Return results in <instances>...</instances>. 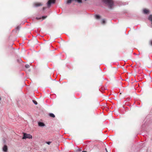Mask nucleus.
Returning <instances> with one entry per match:
<instances>
[{"instance_id": "1", "label": "nucleus", "mask_w": 152, "mask_h": 152, "mask_svg": "<svg viewBox=\"0 0 152 152\" xmlns=\"http://www.w3.org/2000/svg\"><path fill=\"white\" fill-rule=\"evenodd\" d=\"M107 5L109 8L111 9L113 5V2L112 0H102Z\"/></svg>"}, {"instance_id": "2", "label": "nucleus", "mask_w": 152, "mask_h": 152, "mask_svg": "<svg viewBox=\"0 0 152 152\" xmlns=\"http://www.w3.org/2000/svg\"><path fill=\"white\" fill-rule=\"evenodd\" d=\"M32 136L31 135L29 134H27L26 133H23V139H26V138L32 139Z\"/></svg>"}, {"instance_id": "3", "label": "nucleus", "mask_w": 152, "mask_h": 152, "mask_svg": "<svg viewBox=\"0 0 152 152\" xmlns=\"http://www.w3.org/2000/svg\"><path fill=\"white\" fill-rule=\"evenodd\" d=\"M56 0H49L47 3V5L48 7L50 8L52 4L55 3Z\"/></svg>"}, {"instance_id": "4", "label": "nucleus", "mask_w": 152, "mask_h": 152, "mask_svg": "<svg viewBox=\"0 0 152 152\" xmlns=\"http://www.w3.org/2000/svg\"><path fill=\"white\" fill-rule=\"evenodd\" d=\"M42 4L41 3H36L34 4V6L35 7H38L42 5Z\"/></svg>"}, {"instance_id": "5", "label": "nucleus", "mask_w": 152, "mask_h": 152, "mask_svg": "<svg viewBox=\"0 0 152 152\" xmlns=\"http://www.w3.org/2000/svg\"><path fill=\"white\" fill-rule=\"evenodd\" d=\"M8 148L7 146L5 145L3 148V150L4 152H7V151Z\"/></svg>"}, {"instance_id": "6", "label": "nucleus", "mask_w": 152, "mask_h": 152, "mask_svg": "<svg viewBox=\"0 0 152 152\" xmlns=\"http://www.w3.org/2000/svg\"><path fill=\"white\" fill-rule=\"evenodd\" d=\"M38 126L40 127H43L45 126V124L44 123L41 122H39L38 123Z\"/></svg>"}, {"instance_id": "7", "label": "nucleus", "mask_w": 152, "mask_h": 152, "mask_svg": "<svg viewBox=\"0 0 152 152\" xmlns=\"http://www.w3.org/2000/svg\"><path fill=\"white\" fill-rule=\"evenodd\" d=\"M149 12V10L146 9H144L143 10V12L145 14H148Z\"/></svg>"}, {"instance_id": "8", "label": "nucleus", "mask_w": 152, "mask_h": 152, "mask_svg": "<svg viewBox=\"0 0 152 152\" xmlns=\"http://www.w3.org/2000/svg\"><path fill=\"white\" fill-rule=\"evenodd\" d=\"M149 20L151 21V24L152 25V15H150L148 17Z\"/></svg>"}, {"instance_id": "9", "label": "nucleus", "mask_w": 152, "mask_h": 152, "mask_svg": "<svg viewBox=\"0 0 152 152\" xmlns=\"http://www.w3.org/2000/svg\"><path fill=\"white\" fill-rule=\"evenodd\" d=\"M49 115L50 116V117H51L54 118L55 117V115L53 113H50L49 114Z\"/></svg>"}, {"instance_id": "10", "label": "nucleus", "mask_w": 152, "mask_h": 152, "mask_svg": "<svg viewBox=\"0 0 152 152\" xmlns=\"http://www.w3.org/2000/svg\"><path fill=\"white\" fill-rule=\"evenodd\" d=\"M95 18L96 19H99L100 18V16L98 15H96L95 16Z\"/></svg>"}, {"instance_id": "11", "label": "nucleus", "mask_w": 152, "mask_h": 152, "mask_svg": "<svg viewBox=\"0 0 152 152\" xmlns=\"http://www.w3.org/2000/svg\"><path fill=\"white\" fill-rule=\"evenodd\" d=\"M33 102L35 104L37 105V102L35 100H33Z\"/></svg>"}, {"instance_id": "12", "label": "nucleus", "mask_w": 152, "mask_h": 152, "mask_svg": "<svg viewBox=\"0 0 152 152\" xmlns=\"http://www.w3.org/2000/svg\"><path fill=\"white\" fill-rule=\"evenodd\" d=\"M25 67L26 68H28L29 67V65L28 64H26L25 66Z\"/></svg>"}, {"instance_id": "13", "label": "nucleus", "mask_w": 152, "mask_h": 152, "mask_svg": "<svg viewBox=\"0 0 152 152\" xmlns=\"http://www.w3.org/2000/svg\"><path fill=\"white\" fill-rule=\"evenodd\" d=\"M105 20H104V19H103L102 20V23L103 24H105Z\"/></svg>"}, {"instance_id": "14", "label": "nucleus", "mask_w": 152, "mask_h": 152, "mask_svg": "<svg viewBox=\"0 0 152 152\" xmlns=\"http://www.w3.org/2000/svg\"><path fill=\"white\" fill-rule=\"evenodd\" d=\"M20 28V26H18L16 27V29L17 30H18Z\"/></svg>"}, {"instance_id": "15", "label": "nucleus", "mask_w": 152, "mask_h": 152, "mask_svg": "<svg viewBox=\"0 0 152 152\" xmlns=\"http://www.w3.org/2000/svg\"><path fill=\"white\" fill-rule=\"evenodd\" d=\"M47 17V16H43L42 17V18L43 19H45Z\"/></svg>"}, {"instance_id": "16", "label": "nucleus", "mask_w": 152, "mask_h": 152, "mask_svg": "<svg viewBox=\"0 0 152 152\" xmlns=\"http://www.w3.org/2000/svg\"><path fill=\"white\" fill-rule=\"evenodd\" d=\"M51 142H46V143L48 144V145H50V143H51Z\"/></svg>"}, {"instance_id": "17", "label": "nucleus", "mask_w": 152, "mask_h": 152, "mask_svg": "<svg viewBox=\"0 0 152 152\" xmlns=\"http://www.w3.org/2000/svg\"><path fill=\"white\" fill-rule=\"evenodd\" d=\"M36 19L37 20H39V19H41V18H38V17H37V18H36Z\"/></svg>"}, {"instance_id": "18", "label": "nucleus", "mask_w": 152, "mask_h": 152, "mask_svg": "<svg viewBox=\"0 0 152 152\" xmlns=\"http://www.w3.org/2000/svg\"><path fill=\"white\" fill-rule=\"evenodd\" d=\"M46 8V7H43V10H45Z\"/></svg>"}, {"instance_id": "19", "label": "nucleus", "mask_w": 152, "mask_h": 152, "mask_svg": "<svg viewBox=\"0 0 152 152\" xmlns=\"http://www.w3.org/2000/svg\"><path fill=\"white\" fill-rule=\"evenodd\" d=\"M105 150H106V152H108L107 151V149L106 148H105Z\"/></svg>"}, {"instance_id": "20", "label": "nucleus", "mask_w": 152, "mask_h": 152, "mask_svg": "<svg viewBox=\"0 0 152 152\" xmlns=\"http://www.w3.org/2000/svg\"><path fill=\"white\" fill-rule=\"evenodd\" d=\"M151 45H152V41H151L150 42Z\"/></svg>"}, {"instance_id": "21", "label": "nucleus", "mask_w": 152, "mask_h": 152, "mask_svg": "<svg viewBox=\"0 0 152 152\" xmlns=\"http://www.w3.org/2000/svg\"><path fill=\"white\" fill-rule=\"evenodd\" d=\"M82 152H87V151H82Z\"/></svg>"}]
</instances>
